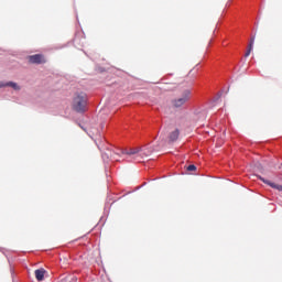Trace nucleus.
I'll use <instances>...</instances> for the list:
<instances>
[{"mask_svg": "<svg viewBox=\"0 0 282 282\" xmlns=\"http://www.w3.org/2000/svg\"><path fill=\"white\" fill-rule=\"evenodd\" d=\"M73 109L76 111V113H85L87 111V94H75L73 98Z\"/></svg>", "mask_w": 282, "mask_h": 282, "instance_id": "f257e3e1", "label": "nucleus"}, {"mask_svg": "<svg viewBox=\"0 0 282 282\" xmlns=\"http://www.w3.org/2000/svg\"><path fill=\"white\" fill-rule=\"evenodd\" d=\"M191 89H185L181 96L175 97L171 100V105L174 109H182V107H185L186 104L191 100Z\"/></svg>", "mask_w": 282, "mask_h": 282, "instance_id": "f03ea898", "label": "nucleus"}, {"mask_svg": "<svg viewBox=\"0 0 282 282\" xmlns=\"http://www.w3.org/2000/svg\"><path fill=\"white\" fill-rule=\"evenodd\" d=\"M29 62L33 65H43V63H45V57L41 54L31 55L29 56Z\"/></svg>", "mask_w": 282, "mask_h": 282, "instance_id": "7ed1b4c3", "label": "nucleus"}, {"mask_svg": "<svg viewBox=\"0 0 282 282\" xmlns=\"http://www.w3.org/2000/svg\"><path fill=\"white\" fill-rule=\"evenodd\" d=\"M259 180H261V182H263V184H267L268 186H270L271 188H274L275 191H279L280 193L282 192V185L281 184H276L273 182H270L261 176H259Z\"/></svg>", "mask_w": 282, "mask_h": 282, "instance_id": "20e7f679", "label": "nucleus"}, {"mask_svg": "<svg viewBox=\"0 0 282 282\" xmlns=\"http://www.w3.org/2000/svg\"><path fill=\"white\" fill-rule=\"evenodd\" d=\"M45 269H37L35 270V279L37 281H43L45 279Z\"/></svg>", "mask_w": 282, "mask_h": 282, "instance_id": "39448f33", "label": "nucleus"}, {"mask_svg": "<svg viewBox=\"0 0 282 282\" xmlns=\"http://www.w3.org/2000/svg\"><path fill=\"white\" fill-rule=\"evenodd\" d=\"M0 87H12V89H14L15 91L21 90V87L17 83H13V82H9L6 85L0 84Z\"/></svg>", "mask_w": 282, "mask_h": 282, "instance_id": "423d86ee", "label": "nucleus"}, {"mask_svg": "<svg viewBox=\"0 0 282 282\" xmlns=\"http://www.w3.org/2000/svg\"><path fill=\"white\" fill-rule=\"evenodd\" d=\"M170 142H175V140H177V138H180V130H174L170 133Z\"/></svg>", "mask_w": 282, "mask_h": 282, "instance_id": "0eeeda50", "label": "nucleus"}, {"mask_svg": "<svg viewBox=\"0 0 282 282\" xmlns=\"http://www.w3.org/2000/svg\"><path fill=\"white\" fill-rule=\"evenodd\" d=\"M254 45V36L251 37L250 42H249V46L248 50L245 54V56L248 58V56H250L251 52H252V47Z\"/></svg>", "mask_w": 282, "mask_h": 282, "instance_id": "6e6552de", "label": "nucleus"}, {"mask_svg": "<svg viewBox=\"0 0 282 282\" xmlns=\"http://www.w3.org/2000/svg\"><path fill=\"white\" fill-rule=\"evenodd\" d=\"M139 155L141 158H149V155H151V150H149L147 148H144V149L140 148Z\"/></svg>", "mask_w": 282, "mask_h": 282, "instance_id": "1a4fd4ad", "label": "nucleus"}, {"mask_svg": "<svg viewBox=\"0 0 282 282\" xmlns=\"http://www.w3.org/2000/svg\"><path fill=\"white\" fill-rule=\"evenodd\" d=\"M126 155H140V148H134L126 152Z\"/></svg>", "mask_w": 282, "mask_h": 282, "instance_id": "9d476101", "label": "nucleus"}, {"mask_svg": "<svg viewBox=\"0 0 282 282\" xmlns=\"http://www.w3.org/2000/svg\"><path fill=\"white\" fill-rule=\"evenodd\" d=\"M187 171H197V166L195 165H188Z\"/></svg>", "mask_w": 282, "mask_h": 282, "instance_id": "9b49d317", "label": "nucleus"}, {"mask_svg": "<svg viewBox=\"0 0 282 282\" xmlns=\"http://www.w3.org/2000/svg\"><path fill=\"white\" fill-rule=\"evenodd\" d=\"M281 166H282V164H281Z\"/></svg>", "mask_w": 282, "mask_h": 282, "instance_id": "f8f14e48", "label": "nucleus"}]
</instances>
